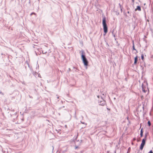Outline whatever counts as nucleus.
Returning a JSON list of instances; mask_svg holds the SVG:
<instances>
[{
	"label": "nucleus",
	"instance_id": "nucleus-29",
	"mask_svg": "<svg viewBox=\"0 0 153 153\" xmlns=\"http://www.w3.org/2000/svg\"><path fill=\"white\" fill-rule=\"evenodd\" d=\"M29 3H30V0H29Z\"/></svg>",
	"mask_w": 153,
	"mask_h": 153
},
{
	"label": "nucleus",
	"instance_id": "nucleus-6",
	"mask_svg": "<svg viewBox=\"0 0 153 153\" xmlns=\"http://www.w3.org/2000/svg\"><path fill=\"white\" fill-rule=\"evenodd\" d=\"M137 10L139 11L141 10V7L140 6H137L136 7V8L135 9V10L136 11Z\"/></svg>",
	"mask_w": 153,
	"mask_h": 153
},
{
	"label": "nucleus",
	"instance_id": "nucleus-11",
	"mask_svg": "<svg viewBox=\"0 0 153 153\" xmlns=\"http://www.w3.org/2000/svg\"><path fill=\"white\" fill-rule=\"evenodd\" d=\"M141 59L142 60H143L144 59V56L143 54H142L141 56Z\"/></svg>",
	"mask_w": 153,
	"mask_h": 153
},
{
	"label": "nucleus",
	"instance_id": "nucleus-35",
	"mask_svg": "<svg viewBox=\"0 0 153 153\" xmlns=\"http://www.w3.org/2000/svg\"><path fill=\"white\" fill-rule=\"evenodd\" d=\"M133 139L134 140H135L136 139L135 138H134Z\"/></svg>",
	"mask_w": 153,
	"mask_h": 153
},
{
	"label": "nucleus",
	"instance_id": "nucleus-39",
	"mask_svg": "<svg viewBox=\"0 0 153 153\" xmlns=\"http://www.w3.org/2000/svg\"><path fill=\"white\" fill-rule=\"evenodd\" d=\"M113 36H114V37H115V35H114V34Z\"/></svg>",
	"mask_w": 153,
	"mask_h": 153
},
{
	"label": "nucleus",
	"instance_id": "nucleus-24",
	"mask_svg": "<svg viewBox=\"0 0 153 153\" xmlns=\"http://www.w3.org/2000/svg\"><path fill=\"white\" fill-rule=\"evenodd\" d=\"M0 94H3V93H2L1 92H0Z\"/></svg>",
	"mask_w": 153,
	"mask_h": 153
},
{
	"label": "nucleus",
	"instance_id": "nucleus-18",
	"mask_svg": "<svg viewBox=\"0 0 153 153\" xmlns=\"http://www.w3.org/2000/svg\"><path fill=\"white\" fill-rule=\"evenodd\" d=\"M75 149H77V148H78V147L77 146H75Z\"/></svg>",
	"mask_w": 153,
	"mask_h": 153
},
{
	"label": "nucleus",
	"instance_id": "nucleus-17",
	"mask_svg": "<svg viewBox=\"0 0 153 153\" xmlns=\"http://www.w3.org/2000/svg\"><path fill=\"white\" fill-rule=\"evenodd\" d=\"M36 74H37V73L35 72V73H33V74L34 76H36Z\"/></svg>",
	"mask_w": 153,
	"mask_h": 153
},
{
	"label": "nucleus",
	"instance_id": "nucleus-5",
	"mask_svg": "<svg viewBox=\"0 0 153 153\" xmlns=\"http://www.w3.org/2000/svg\"><path fill=\"white\" fill-rule=\"evenodd\" d=\"M138 56H136L134 58V64H136L137 62L138 61Z\"/></svg>",
	"mask_w": 153,
	"mask_h": 153
},
{
	"label": "nucleus",
	"instance_id": "nucleus-33",
	"mask_svg": "<svg viewBox=\"0 0 153 153\" xmlns=\"http://www.w3.org/2000/svg\"><path fill=\"white\" fill-rule=\"evenodd\" d=\"M75 68V69H76V70H77L76 68L75 67H74V68Z\"/></svg>",
	"mask_w": 153,
	"mask_h": 153
},
{
	"label": "nucleus",
	"instance_id": "nucleus-12",
	"mask_svg": "<svg viewBox=\"0 0 153 153\" xmlns=\"http://www.w3.org/2000/svg\"><path fill=\"white\" fill-rule=\"evenodd\" d=\"M148 124L149 126H151V123L150 121H148L147 123Z\"/></svg>",
	"mask_w": 153,
	"mask_h": 153
},
{
	"label": "nucleus",
	"instance_id": "nucleus-32",
	"mask_svg": "<svg viewBox=\"0 0 153 153\" xmlns=\"http://www.w3.org/2000/svg\"><path fill=\"white\" fill-rule=\"evenodd\" d=\"M125 16H126V17H127V15L126 14L125 15Z\"/></svg>",
	"mask_w": 153,
	"mask_h": 153
},
{
	"label": "nucleus",
	"instance_id": "nucleus-28",
	"mask_svg": "<svg viewBox=\"0 0 153 153\" xmlns=\"http://www.w3.org/2000/svg\"><path fill=\"white\" fill-rule=\"evenodd\" d=\"M16 114H17V113L16 112H15L14 114L15 115H16Z\"/></svg>",
	"mask_w": 153,
	"mask_h": 153
},
{
	"label": "nucleus",
	"instance_id": "nucleus-20",
	"mask_svg": "<svg viewBox=\"0 0 153 153\" xmlns=\"http://www.w3.org/2000/svg\"><path fill=\"white\" fill-rule=\"evenodd\" d=\"M120 8V11H121V12H122L123 7L121 8Z\"/></svg>",
	"mask_w": 153,
	"mask_h": 153
},
{
	"label": "nucleus",
	"instance_id": "nucleus-8",
	"mask_svg": "<svg viewBox=\"0 0 153 153\" xmlns=\"http://www.w3.org/2000/svg\"><path fill=\"white\" fill-rule=\"evenodd\" d=\"M140 136L141 137H143V128H141L140 130Z\"/></svg>",
	"mask_w": 153,
	"mask_h": 153
},
{
	"label": "nucleus",
	"instance_id": "nucleus-31",
	"mask_svg": "<svg viewBox=\"0 0 153 153\" xmlns=\"http://www.w3.org/2000/svg\"><path fill=\"white\" fill-rule=\"evenodd\" d=\"M129 9V7H128V8H127V10H128Z\"/></svg>",
	"mask_w": 153,
	"mask_h": 153
},
{
	"label": "nucleus",
	"instance_id": "nucleus-2",
	"mask_svg": "<svg viewBox=\"0 0 153 153\" xmlns=\"http://www.w3.org/2000/svg\"><path fill=\"white\" fill-rule=\"evenodd\" d=\"M102 24L103 29V35H105L108 31V27L106 23V18L104 16L102 20Z\"/></svg>",
	"mask_w": 153,
	"mask_h": 153
},
{
	"label": "nucleus",
	"instance_id": "nucleus-3",
	"mask_svg": "<svg viewBox=\"0 0 153 153\" xmlns=\"http://www.w3.org/2000/svg\"><path fill=\"white\" fill-rule=\"evenodd\" d=\"M149 134V133L146 132L145 134L144 137L142 140V143L140 145V150H142L145 145L146 143V141L147 139V137Z\"/></svg>",
	"mask_w": 153,
	"mask_h": 153
},
{
	"label": "nucleus",
	"instance_id": "nucleus-26",
	"mask_svg": "<svg viewBox=\"0 0 153 153\" xmlns=\"http://www.w3.org/2000/svg\"><path fill=\"white\" fill-rule=\"evenodd\" d=\"M107 109L108 110H110V108H107Z\"/></svg>",
	"mask_w": 153,
	"mask_h": 153
},
{
	"label": "nucleus",
	"instance_id": "nucleus-30",
	"mask_svg": "<svg viewBox=\"0 0 153 153\" xmlns=\"http://www.w3.org/2000/svg\"><path fill=\"white\" fill-rule=\"evenodd\" d=\"M116 14H117V13H116ZM119 14V12H117V15H118Z\"/></svg>",
	"mask_w": 153,
	"mask_h": 153
},
{
	"label": "nucleus",
	"instance_id": "nucleus-16",
	"mask_svg": "<svg viewBox=\"0 0 153 153\" xmlns=\"http://www.w3.org/2000/svg\"><path fill=\"white\" fill-rule=\"evenodd\" d=\"M119 5L120 6V8L123 7L122 6V5L121 4H120V3H119Z\"/></svg>",
	"mask_w": 153,
	"mask_h": 153
},
{
	"label": "nucleus",
	"instance_id": "nucleus-36",
	"mask_svg": "<svg viewBox=\"0 0 153 153\" xmlns=\"http://www.w3.org/2000/svg\"><path fill=\"white\" fill-rule=\"evenodd\" d=\"M30 75H31V74H30H30H29V76H30Z\"/></svg>",
	"mask_w": 153,
	"mask_h": 153
},
{
	"label": "nucleus",
	"instance_id": "nucleus-15",
	"mask_svg": "<svg viewBox=\"0 0 153 153\" xmlns=\"http://www.w3.org/2000/svg\"><path fill=\"white\" fill-rule=\"evenodd\" d=\"M148 153H153V152L152 150H151Z\"/></svg>",
	"mask_w": 153,
	"mask_h": 153
},
{
	"label": "nucleus",
	"instance_id": "nucleus-22",
	"mask_svg": "<svg viewBox=\"0 0 153 153\" xmlns=\"http://www.w3.org/2000/svg\"><path fill=\"white\" fill-rule=\"evenodd\" d=\"M141 68H142V70H143V67L142 66H141Z\"/></svg>",
	"mask_w": 153,
	"mask_h": 153
},
{
	"label": "nucleus",
	"instance_id": "nucleus-9",
	"mask_svg": "<svg viewBox=\"0 0 153 153\" xmlns=\"http://www.w3.org/2000/svg\"><path fill=\"white\" fill-rule=\"evenodd\" d=\"M142 88L143 91L144 93H145L146 92V91L145 89L144 88V86L143 84L142 85Z\"/></svg>",
	"mask_w": 153,
	"mask_h": 153
},
{
	"label": "nucleus",
	"instance_id": "nucleus-37",
	"mask_svg": "<svg viewBox=\"0 0 153 153\" xmlns=\"http://www.w3.org/2000/svg\"><path fill=\"white\" fill-rule=\"evenodd\" d=\"M33 71L31 69V72H32V71Z\"/></svg>",
	"mask_w": 153,
	"mask_h": 153
},
{
	"label": "nucleus",
	"instance_id": "nucleus-41",
	"mask_svg": "<svg viewBox=\"0 0 153 153\" xmlns=\"http://www.w3.org/2000/svg\"><path fill=\"white\" fill-rule=\"evenodd\" d=\"M81 117H82V118H83V117L82 116Z\"/></svg>",
	"mask_w": 153,
	"mask_h": 153
},
{
	"label": "nucleus",
	"instance_id": "nucleus-27",
	"mask_svg": "<svg viewBox=\"0 0 153 153\" xmlns=\"http://www.w3.org/2000/svg\"><path fill=\"white\" fill-rule=\"evenodd\" d=\"M127 13H128L129 14L130 13V12L129 11H128Z\"/></svg>",
	"mask_w": 153,
	"mask_h": 153
},
{
	"label": "nucleus",
	"instance_id": "nucleus-40",
	"mask_svg": "<svg viewBox=\"0 0 153 153\" xmlns=\"http://www.w3.org/2000/svg\"><path fill=\"white\" fill-rule=\"evenodd\" d=\"M57 99H59V97H57Z\"/></svg>",
	"mask_w": 153,
	"mask_h": 153
},
{
	"label": "nucleus",
	"instance_id": "nucleus-4",
	"mask_svg": "<svg viewBox=\"0 0 153 153\" xmlns=\"http://www.w3.org/2000/svg\"><path fill=\"white\" fill-rule=\"evenodd\" d=\"M99 105L102 106H104L105 104V101L101 97L100 100H99Z\"/></svg>",
	"mask_w": 153,
	"mask_h": 153
},
{
	"label": "nucleus",
	"instance_id": "nucleus-21",
	"mask_svg": "<svg viewBox=\"0 0 153 153\" xmlns=\"http://www.w3.org/2000/svg\"><path fill=\"white\" fill-rule=\"evenodd\" d=\"M145 17L146 18V13L145 12Z\"/></svg>",
	"mask_w": 153,
	"mask_h": 153
},
{
	"label": "nucleus",
	"instance_id": "nucleus-13",
	"mask_svg": "<svg viewBox=\"0 0 153 153\" xmlns=\"http://www.w3.org/2000/svg\"><path fill=\"white\" fill-rule=\"evenodd\" d=\"M130 148L129 147L128 148V152H127V153H128V152H129L130 151Z\"/></svg>",
	"mask_w": 153,
	"mask_h": 153
},
{
	"label": "nucleus",
	"instance_id": "nucleus-14",
	"mask_svg": "<svg viewBox=\"0 0 153 153\" xmlns=\"http://www.w3.org/2000/svg\"><path fill=\"white\" fill-rule=\"evenodd\" d=\"M142 108L143 109V111L144 110V104H143V106Z\"/></svg>",
	"mask_w": 153,
	"mask_h": 153
},
{
	"label": "nucleus",
	"instance_id": "nucleus-19",
	"mask_svg": "<svg viewBox=\"0 0 153 153\" xmlns=\"http://www.w3.org/2000/svg\"><path fill=\"white\" fill-rule=\"evenodd\" d=\"M39 68V65H37V67H36V69H37V68Z\"/></svg>",
	"mask_w": 153,
	"mask_h": 153
},
{
	"label": "nucleus",
	"instance_id": "nucleus-23",
	"mask_svg": "<svg viewBox=\"0 0 153 153\" xmlns=\"http://www.w3.org/2000/svg\"><path fill=\"white\" fill-rule=\"evenodd\" d=\"M137 142H139V141H140V140H139L137 139Z\"/></svg>",
	"mask_w": 153,
	"mask_h": 153
},
{
	"label": "nucleus",
	"instance_id": "nucleus-38",
	"mask_svg": "<svg viewBox=\"0 0 153 153\" xmlns=\"http://www.w3.org/2000/svg\"><path fill=\"white\" fill-rule=\"evenodd\" d=\"M97 97H98V98H99V96H97Z\"/></svg>",
	"mask_w": 153,
	"mask_h": 153
},
{
	"label": "nucleus",
	"instance_id": "nucleus-10",
	"mask_svg": "<svg viewBox=\"0 0 153 153\" xmlns=\"http://www.w3.org/2000/svg\"><path fill=\"white\" fill-rule=\"evenodd\" d=\"M80 122L82 124H85V126H84L83 127H82V128H85V126H86V125H87V123H85V122H82V121H80Z\"/></svg>",
	"mask_w": 153,
	"mask_h": 153
},
{
	"label": "nucleus",
	"instance_id": "nucleus-1",
	"mask_svg": "<svg viewBox=\"0 0 153 153\" xmlns=\"http://www.w3.org/2000/svg\"><path fill=\"white\" fill-rule=\"evenodd\" d=\"M81 59L82 60L84 66L86 69L87 68V66L88 65V62L87 58L85 57V52L84 51H82L81 55Z\"/></svg>",
	"mask_w": 153,
	"mask_h": 153
},
{
	"label": "nucleus",
	"instance_id": "nucleus-25",
	"mask_svg": "<svg viewBox=\"0 0 153 153\" xmlns=\"http://www.w3.org/2000/svg\"><path fill=\"white\" fill-rule=\"evenodd\" d=\"M134 0H132V2L134 3Z\"/></svg>",
	"mask_w": 153,
	"mask_h": 153
},
{
	"label": "nucleus",
	"instance_id": "nucleus-34",
	"mask_svg": "<svg viewBox=\"0 0 153 153\" xmlns=\"http://www.w3.org/2000/svg\"><path fill=\"white\" fill-rule=\"evenodd\" d=\"M46 52H45H45L43 53H46Z\"/></svg>",
	"mask_w": 153,
	"mask_h": 153
},
{
	"label": "nucleus",
	"instance_id": "nucleus-7",
	"mask_svg": "<svg viewBox=\"0 0 153 153\" xmlns=\"http://www.w3.org/2000/svg\"><path fill=\"white\" fill-rule=\"evenodd\" d=\"M133 43V46H132V50H135L136 51L137 53V51L135 49V47H134V41H132Z\"/></svg>",
	"mask_w": 153,
	"mask_h": 153
},
{
	"label": "nucleus",
	"instance_id": "nucleus-43",
	"mask_svg": "<svg viewBox=\"0 0 153 153\" xmlns=\"http://www.w3.org/2000/svg\"><path fill=\"white\" fill-rule=\"evenodd\" d=\"M53 149H54V148L53 147Z\"/></svg>",
	"mask_w": 153,
	"mask_h": 153
},
{
	"label": "nucleus",
	"instance_id": "nucleus-42",
	"mask_svg": "<svg viewBox=\"0 0 153 153\" xmlns=\"http://www.w3.org/2000/svg\"><path fill=\"white\" fill-rule=\"evenodd\" d=\"M76 114V112H75V114Z\"/></svg>",
	"mask_w": 153,
	"mask_h": 153
}]
</instances>
